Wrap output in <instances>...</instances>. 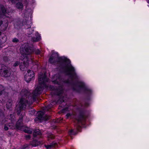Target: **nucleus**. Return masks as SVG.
<instances>
[{
	"instance_id": "4",
	"label": "nucleus",
	"mask_w": 149,
	"mask_h": 149,
	"mask_svg": "<svg viewBox=\"0 0 149 149\" xmlns=\"http://www.w3.org/2000/svg\"><path fill=\"white\" fill-rule=\"evenodd\" d=\"M10 69L3 64H0V75L5 77H8L11 74Z\"/></svg>"
},
{
	"instance_id": "13",
	"label": "nucleus",
	"mask_w": 149,
	"mask_h": 149,
	"mask_svg": "<svg viewBox=\"0 0 149 149\" xmlns=\"http://www.w3.org/2000/svg\"><path fill=\"white\" fill-rule=\"evenodd\" d=\"M40 39V37L39 36H38L36 38L34 37L32 38V40L33 42H37Z\"/></svg>"
},
{
	"instance_id": "23",
	"label": "nucleus",
	"mask_w": 149,
	"mask_h": 149,
	"mask_svg": "<svg viewBox=\"0 0 149 149\" xmlns=\"http://www.w3.org/2000/svg\"><path fill=\"white\" fill-rule=\"evenodd\" d=\"M26 139L27 140L29 139L31 137L29 135H26L25 136Z\"/></svg>"
},
{
	"instance_id": "20",
	"label": "nucleus",
	"mask_w": 149,
	"mask_h": 149,
	"mask_svg": "<svg viewBox=\"0 0 149 149\" xmlns=\"http://www.w3.org/2000/svg\"><path fill=\"white\" fill-rule=\"evenodd\" d=\"M19 41V40L16 38H14L13 40V42H17Z\"/></svg>"
},
{
	"instance_id": "16",
	"label": "nucleus",
	"mask_w": 149,
	"mask_h": 149,
	"mask_svg": "<svg viewBox=\"0 0 149 149\" xmlns=\"http://www.w3.org/2000/svg\"><path fill=\"white\" fill-rule=\"evenodd\" d=\"M54 136L51 133H49L47 134V138L49 139H49H54Z\"/></svg>"
},
{
	"instance_id": "1",
	"label": "nucleus",
	"mask_w": 149,
	"mask_h": 149,
	"mask_svg": "<svg viewBox=\"0 0 149 149\" xmlns=\"http://www.w3.org/2000/svg\"><path fill=\"white\" fill-rule=\"evenodd\" d=\"M20 52L21 56L20 59L23 61V63L20 65V68L21 70H24L25 68L27 67L28 64V55L31 54L33 52V50L29 47L28 43H26L20 48Z\"/></svg>"
},
{
	"instance_id": "3",
	"label": "nucleus",
	"mask_w": 149,
	"mask_h": 149,
	"mask_svg": "<svg viewBox=\"0 0 149 149\" xmlns=\"http://www.w3.org/2000/svg\"><path fill=\"white\" fill-rule=\"evenodd\" d=\"M7 13H8V12L6 10L3 6L0 5V29L3 31H4L6 29L8 25V21H7L4 24H3L2 20L1 19V16L2 15H4L8 17V16L6 15Z\"/></svg>"
},
{
	"instance_id": "30",
	"label": "nucleus",
	"mask_w": 149,
	"mask_h": 149,
	"mask_svg": "<svg viewBox=\"0 0 149 149\" xmlns=\"http://www.w3.org/2000/svg\"><path fill=\"white\" fill-rule=\"evenodd\" d=\"M1 35V32L0 31V36Z\"/></svg>"
},
{
	"instance_id": "15",
	"label": "nucleus",
	"mask_w": 149,
	"mask_h": 149,
	"mask_svg": "<svg viewBox=\"0 0 149 149\" xmlns=\"http://www.w3.org/2000/svg\"><path fill=\"white\" fill-rule=\"evenodd\" d=\"M16 7L19 9L22 10L23 8V6L22 4L20 3H17Z\"/></svg>"
},
{
	"instance_id": "10",
	"label": "nucleus",
	"mask_w": 149,
	"mask_h": 149,
	"mask_svg": "<svg viewBox=\"0 0 149 149\" xmlns=\"http://www.w3.org/2000/svg\"><path fill=\"white\" fill-rule=\"evenodd\" d=\"M38 118L40 120H46L49 118L50 117L47 115L43 116L44 115V113L43 111H39L38 112Z\"/></svg>"
},
{
	"instance_id": "32",
	"label": "nucleus",
	"mask_w": 149,
	"mask_h": 149,
	"mask_svg": "<svg viewBox=\"0 0 149 149\" xmlns=\"http://www.w3.org/2000/svg\"><path fill=\"white\" fill-rule=\"evenodd\" d=\"M33 112H34V110H33Z\"/></svg>"
},
{
	"instance_id": "21",
	"label": "nucleus",
	"mask_w": 149,
	"mask_h": 149,
	"mask_svg": "<svg viewBox=\"0 0 149 149\" xmlns=\"http://www.w3.org/2000/svg\"><path fill=\"white\" fill-rule=\"evenodd\" d=\"M83 118H84L83 116H80V118L79 119H78L77 120L78 122H80L81 121V120L83 119Z\"/></svg>"
},
{
	"instance_id": "28",
	"label": "nucleus",
	"mask_w": 149,
	"mask_h": 149,
	"mask_svg": "<svg viewBox=\"0 0 149 149\" xmlns=\"http://www.w3.org/2000/svg\"><path fill=\"white\" fill-rule=\"evenodd\" d=\"M7 58V57H5L4 58V60L5 61H6V59Z\"/></svg>"
},
{
	"instance_id": "27",
	"label": "nucleus",
	"mask_w": 149,
	"mask_h": 149,
	"mask_svg": "<svg viewBox=\"0 0 149 149\" xmlns=\"http://www.w3.org/2000/svg\"><path fill=\"white\" fill-rule=\"evenodd\" d=\"M84 86V84H83V83H82L81 84V87H83Z\"/></svg>"
},
{
	"instance_id": "12",
	"label": "nucleus",
	"mask_w": 149,
	"mask_h": 149,
	"mask_svg": "<svg viewBox=\"0 0 149 149\" xmlns=\"http://www.w3.org/2000/svg\"><path fill=\"white\" fill-rule=\"evenodd\" d=\"M40 134V132L39 130L38 129L36 130L33 132V134L34 137H36L38 135H39Z\"/></svg>"
},
{
	"instance_id": "24",
	"label": "nucleus",
	"mask_w": 149,
	"mask_h": 149,
	"mask_svg": "<svg viewBox=\"0 0 149 149\" xmlns=\"http://www.w3.org/2000/svg\"><path fill=\"white\" fill-rule=\"evenodd\" d=\"M69 134H73V130H71L69 132Z\"/></svg>"
},
{
	"instance_id": "8",
	"label": "nucleus",
	"mask_w": 149,
	"mask_h": 149,
	"mask_svg": "<svg viewBox=\"0 0 149 149\" xmlns=\"http://www.w3.org/2000/svg\"><path fill=\"white\" fill-rule=\"evenodd\" d=\"M59 60V58L58 54L54 52L52 54L49 59V61L51 63H54L58 61Z\"/></svg>"
},
{
	"instance_id": "18",
	"label": "nucleus",
	"mask_w": 149,
	"mask_h": 149,
	"mask_svg": "<svg viewBox=\"0 0 149 149\" xmlns=\"http://www.w3.org/2000/svg\"><path fill=\"white\" fill-rule=\"evenodd\" d=\"M5 89L2 86H0V95L4 93Z\"/></svg>"
},
{
	"instance_id": "14",
	"label": "nucleus",
	"mask_w": 149,
	"mask_h": 149,
	"mask_svg": "<svg viewBox=\"0 0 149 149\" xmlns=\"http://www.w3.org/2000/svg\"><path fill=\"white\" fill-rule=\"evenodd\" d=\"M57 145L56 143H52V144L47 145L46 147L47 148L49 149L53 147H55Z\"/></svg>"
},
{
	"instance_id": "11",
	"label": "nucleus",
	"mask_w": 149,
	"mask_h": 149,
	"mask_svg": "<svg viewBox=\"0 0 149 149\" xmlns=\"http://www.w3.org/2000/svg\"><path fill=\"white\" fill-rule=\"evenodd\" d=\"M12 105V101L11 100H9L6 102V107L8 109L10 108Z\"/></svg>"
},
{
	"instance_id": "31",
	"label": "nucleus",
	"mask_w": 149,
	"mask_h": 149,
	"mask_svg": "<svg viewBox=\"0 0 149 149\" xmlns=\"http://www.w3.org/2000/svg\"><path fill=\"white\" fill-rule=\"evenodd\" d=\"M26 92H27V91H25V93H26Z\"/></svg>"
},
{
	"instance_id": "26",
	"label": "nucleus",
	"mask_w": 149,
	"mask_h": 149,
	"mask_svg": "<svg viewBox=\"0 0 149 149\" xmlns=\"http://www.w3.org/2000/svg\"><path fill=\"white\" fill-rule=\"evenodd\" d=\"M50 88L52 90H54L55 89L52 86H50Z\"/></svg>"
},
{
	"instance_id": "7",
	"label": "nucleus",
	"mask_w": 149,
	"mask_h": 149,
	"mask_svg": "<svg viewBox=\"0 0 149 149\" xmlns=\"http://www.w3.org/2000/svg\"><path fill=\"white\" fill-rule=\"evenodd\" d=\"M34 76V72L29 70L27 71V73L24 75L25 80L27 82L30 81Z\"/></svg>"
},
{
	"instance_id": "29",
	"label": "nucleus",
	"mask_w": 149,
	"mask_h": 149,
	"mask_svg": "<svg viewBox=\"0 0 149 149\" xmlns=\"http://www.w3.org/2000/svg\"><path fill=\"white\" fill-rule=\"evenodd\" d=\"M23 91H22L21 92V94H22L23 93Z\"/></svg>"
},
{
	"instance_id": "5",
	"label": "nucleus",
	"mask_w": 149,
	"mask_h": 149,
	"mask_svg": "<svg viewBox=\"0 0 149 149\" xmlns=\"http://www.w3.org/2000/svg\"><path fill=\"white\" fill-rule=\"evenodd\" d=\"M27 103V100L23 97L21 99L19 102L16 105V109L18 114L20 113V112L21 110L24 109L26 108Z\"/></svg>"
},
{
	"instance_id": "19",
	"label": "nucleus",
	"mask_w": 149,
	"mask_h": 149,
	"mask_svg": "<svg viewBox=\"0 0 149 149\" xmlns=\"http://www.w3.org/2000/svg\"><path fill=\"white\" fill-rule=\"evenodd\" d=\"M57 91V93L56 94L57 95H59L60 94L62 93V91H63L62 90H58Z\"/></svg>"
},
{
	"instance_id": "2",
	"label": "nucleus",
	"mask_w": 149,
	"mask_h": 149,
	"mask_svg": "<svg viewBox=\"0 0 149 149\" xmlns=\"http://www.w3.org/2000/svg\"><path fill=\"white\" fill-rule=\"evenodd\" d=\"M38 79L39 83L41 86H38L33 92V94L35 95H37L41 94L43 90V88L47 87V86L45 84L46 82L48 81V79L46 77L45 74L40 73L39 74Z\"/></svg>"
},
{
	"instance_id": "25",
	"label": "nucleus",
	"mask_w": 149,
	"mask_h": 149,
	"mask_svg": "<svg viewBox=\"0 0 149 149\" xmlns=\"http://www.w3.org/2000/svg\"><path fill=\"white\" fill-rule=\"evenodd\" d=\"M4 129L5 130H8V128L6 125H4Z\"/></svg>"
},
{
	"instance_id": "6",
	"label": "nucleus",
	"mask_w": 149,
	"mask_h": 149,
	"mask_svg": "<svg viewBox=\"0 0 149 149\" xmlns=\"http://www.w3.org/2000/svg\"><path fill=\"white\" fill-rule=\"evenodd\" d=\"M22 119L20 118L16 124L17 128L19 130L23 131L25 132L30 134L32 133V130L31 129L28 127L25 128V126L23 125L22 123Z\"/></svg>"
},
{
	"instance_id": "17",
	"label": "nucleus",
	"mask_w": 149,
	"mask_h": 149,
	"mask_svg": "<svg viewBox=\"0 0 149 149\" xmlns=\"http://www.w3.org/2000/svg\"><path fill=\"white\" fill-rule=\"evenodd\" d=\"M38 142L36 140H34L31 143V145L33 146H36L38 145Z\"/></svg>"
},
{
	"instance_id": "9",
	"label": "nucleus",
	"mask_w": 149,
	"mask_h": 149,
	"mask_svg": "<svg viewBox=\"0 0 149 149\" xmlns=\"http://www.w3.org/2000/svg\"><path fill=\"white\" fill-rule=\"evenodd\" d=\"M66 72L68 74L73 76L76 75L74 68L71 65L67 66L65 68Z\"/></svg>"
},
{
	"instance_id": "22",
	"label": "nucleus",
	"mask_w": 149,
	"mask_h": 149,
	"mask_svg": "<svg viewBox=\"0 0 149 149\" xmlns=\"http://www.w3.org/2000/svg\"><path fill=\"white\" fill-rule=\"evenodd\" d=\"M19 64V62L18 61H16L15 63H14V66H17Z\"/></svg>"
}]
</instances>
